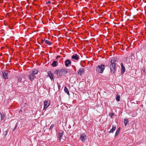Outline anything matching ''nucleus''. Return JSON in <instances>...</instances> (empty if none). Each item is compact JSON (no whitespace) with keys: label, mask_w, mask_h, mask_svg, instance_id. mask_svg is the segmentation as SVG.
<instances>
[{"label":"nucleus","mask_w":146,"mask_h":146,"mask_svg":"<svg viewBox=\"0 0 146 146\" xmlns=\"http://www.w3.org/2000/svg\"><path fill=\"white\" fill-rule=\"evenodd\" d=\"M116 126L112 125V128L111 129L110 131L109 132V133H113V131L115 130L116 129Z\"/></svg>","instance_id":"4468645a"},{"label":"nucleus","mask_w":146,"mask_h":146,"mask_svg":"<svg viewBox=\"0 0 146 146\" xmlns=\"http://www.w3.org/2000/svg\"><path fill=\"white\" fill-rule=\"evenodd\" d=\"M67 72L66 69H62L56 70L54 71V73L56 74L58 76H61L66 74Z\"/></svg>","instance_id":"f257e3e1"},{"label":"nucleus","mask_w":146,"mask_h":146,"mask_svg":"<svg viewBox=\"0 0 146 146\" xmlns=\"http://www.w3.org/2000/svg\"><path fill=\"white\" fill-rule=\"evenodd\" d=\"M63 131L62 130L59 131L58 133V138L60 140V141L61 138L63 135Z\"/></svg>","instance_id":"6e6552de"},{"label":"nucleus","mask_w":146,"mask_h":146,"mask_svg":"<svg viewBox=\"0 0 146 146\" xmlns=\"http://www.w3.org/2000/svg\"><path fill=\"white\" fill-rule=\"evenodd\" d=\"M64 90L65 92L68 95H70L69 90H68V88H66V87H64Z\"/></svg>","instance_id":"f3484780"},{"label":"nucleus","mask_w":146,"mask_h":146,"mask_svg":"<svg viewBox=\"0 0 146 146\" xmlns=\"http://www.w3.org/2000/svg\"><path fill=\"white\" fill-rule=\"evenodd\" d=\"M72 59H74L75 60H78V55L77 54H76L74 55H73L72 56Z\"/></svg>","instance_id":"ddd939ff"},{"label":"nucleus","mask_w":146,"mask_h":146,"mask_svg":"<svg viewBox=\"0 0 146 146\" xmlns=\"http://www.w3.org/2000/svg\"><path fill=\"white\" fill-rule=\"evenodd\" d=\"M54 124H52L50 127V129H52L54 127Z\"/></svg>","instance_id":"b1692460"},{"label":"nucleus","mask_w":146,"mask_h":146,"mask_svg":"<svg viewBox=\"0 0 146 146\" xmlns=\"http://www.w3.org/2000/svg\"><path fill=\"white\" fill-rule=\"evenodd\" d=\"M113 115H114V114H113V113H110L109 115V116L111 118H112V117L113 116Z\"/></svg>","instance_id":"5701e85b"},{"label":"nucleus","mask_w":146,"mask_h":146,"mask_svg":"<svg viewBox=\"0 0 146 146\" xmlns=\"http://www.w3.org/2000/svg\"><path fill=\"white\" fill-rule=\"evenodd\" d=\"M38 73V71L36 69H34L32 71V73H31L32 74H33L34 75H35V74H37Z\"/></svg>","instance_id":"dca6fc26"},{"label":"nucleus","mask_w":146,"mask_h":146,"mask_svg":"<svg viewBox=\"0 0 146 146\" xmlns=\"http://www.w3.org/2000/svg\"><path fill=\"white\" fill-rule=\"evenodd\" d=\"M29 78L31 81H33L36 77L35 75H34L31 73V74L29 76Z\"/></svg>","instance_id":"1a4fd4ad"},{"label":"nucleus","mask_w":146,"mask_h":146,"mask_svg":"<svg viewBox=\"0 0 146 146\" xmlns=\"http://www.w3.org/2000/svg\"><path fill=\"white\" fill-rule=\"evenodd\" d=\"M16 128V127H15V129H14L13 130V131L15 130V129Z\"/></svg>","instance_id":"cd10ccee"},{"label":"nucleus","mask_w":146,"mask_h":146,"mask_svg":"<svg viewBox=\"0 0 146 146\" xmlns=\"http://www.w3.org/2000/svg\"><path fill=\"white\" fill-rule=\"evenodd\" d=\"M50 101L48 100H45L44 102V110L46 109L49 106Z\"/></svg>","instance_id":"20e7f679"},{"label":"nucleus","mask_w":146,"mask_h":146,"mask_svg":"<svg viewBox=\"0 0 146 146\" xmlns=\"http://www.w3.org/2000/svg\"><path fill=\"white\" fill-rule=\"evenodd\" d=\"M44 41H45V43L46 44L48 45H50L51 44V42L50 41L45 39L44 40Z\"/></svg>","instance_id":"6ab92c4d"},{"label":"nucleus","mask_w":146,"mask_h":146,"mask_svg":"<svg viewBox=\"0 0 146 146\" xmlns=\"http://www.w3.org/2000/svg\"><path fill=\"white\" fill-rule=\"evenodd\" d=\"M110 68L111 73L114 74L115 73V64L111 63L110 65Z\"/></svg>","instance_id":"7ed1b4c3"},{"label":"nucleus","mask_w":146,"mask_h":146,"mask_svg":"<svg viewBox=\"0 0 146 146\" xmlns=\"http://www.w3.org/2000/svg\"><path fill=\"white\" fill-rule=\"evenodd\" d=\"M105 68V65L103 64L99 65L96 67V71L98 73H102Z\"/></svg>","instance_id":"f03ea898"},{"label":"nucleus","mask_w":146,"mask_h":146,"mask_svg":"<svg viewBox=\"0 0 146 146\" xmlns=\"http://www.w3.org/2000/svg\"><path fill=\"white\" fill-rule=\"evenodd\" d=\"M71 61L69 59H67L65 62V65L66 66H68L71 63Z\"/></svg>","instance_id":"9d476101"},{"label":"nucleus","mask_w":146,"mask_h":146,"mask_svg":"<svg viewBox=\"0 0 146 146\" xmlns=\"http://www.w3.org/2000/svg\"><path fill=\"white\" fill-rule=\"evenodd\" d=\"M61 88V86L60 85H59L58 86V88L59 90H60Z\"/></svg>","instance_id":"a878e982"},{"label":"nucleus","mask_w":146,"mask_h":146,"mask_svg":"<svg viewBox=\"0 0 146 146\" xmlns=\"http://www.w3.org/2000/svg\"><path fill=\"white\" fill-rule=\"evenodd\" d=\"M117 60V58H112L110 60V61L111 63L115 64V62H116Z\"/></svg>","instance_id":"2eb2a0df"},{"label":"nucleus","mask_w":146,"mask_h":146,"mask_svg":"<svg viewBox=\"0 0 146 146\" xmlns=\"http://www.w3.org/2000/svg\"><path fill=\"white\" fill-rule=\"evenodd\" d=\"M57 62L56 61H53V63L52 64V65L54 67H56L57 66V65L56 64V63H57Z\"/></svg>","instance_id":"aec40b11"},{"label":"nucleus","mask_w":146,"mask_h":146,"mask_svg":"<svg viewBox=\"0 0 146 146\" xmlns=\"http://www.w3.org/2000/svg\"><path fill=\"white\" fill-rule=\"evenodd\" d=\"M51 3V2L50 1H48V2H47V3L48 4V3Z\"/></svg>","instance_id":"bb28decb"},{"label":"nucleus","mask_w":146,"mask_h":146,"mask_svg":"<svg viewBox=\"0 0 146 146\" xmlns=\"http://www.w3.org/2000/svg\"><path fill=\"white\" fill-rule=\"evenodd\" d=\"M120 96L119 95L117 94L116 97V100L117 101H119L120 100Z\"/></svg>","instance_id":"4be33fe9"},{"label":"nucleus","mask_w":146,"mask_h":146,"mask_svg":"<svg viewBox=\"0 0 146 146\" xmlns=\"http://www.w3.org/2000/svg\"><path fill=\"white\" fill-rule=\"evenodd\" d=\"M120 127L118 128V129L117 130V131L115 133V137H116L118 135V134H119V131L120 130Z\"/></svg>","instance_id":"a211bd4d"},{"label":"nucleus","mask_w":146,"mask_h":146,"mask_svg":"<svg viewBox=\"0 0 146 146\" xmlns=\"http://www.w3.org/2000/svg\"><path fill=\"white\" fill-rule=\"evenodd\" d=\"M121 74H123L125 72V67L122 63H121Z\"/></svg>","instance_id":"9b49d317"},{"label":"nucleus","mask_w":146,"mask_h":146,"mask_svg":"<svg viewBox=\"0 0 146 146\" xmlns=\"http://www.w3.org/2000/svg\"><path fill=\"white\" fill-rule=\"evenodd\" d=\"M84 71L83 68H81L79 69V70L78 72V75L81 76L82 74H84Z\"/></svg>","instance_id":"0eeeda50"},{"label":"nucleus","mask_w":146,"mask_h":146,"mask_svg":"<svg viewBox=\"0 0 146 146\" xmlns=\"http://www.w3.org/2000/svg\"><path fill=\"white\" fill-rule=\"evenodd\" d=\"M18 81L19 82H21V78H19L18 79Z\"/></svg>","instance_id":"393cba45"},{"label":"nucleus","mask_w":146,"mask_h":146,"mask_svg":"<svg viewBox=\"0 0 146 146\" xmlns=\"http://www.w3.org/2000/svg\"><path fill=\"white\" fill-rule=\"evenodd\" d=\"M124 120L125 125V126H126L128 122V120L127 119H125Z\"/></svg>","instance_id":"412c9836"},{"label":"nucleus","mask_w":146,"mask_h":146,"mask_svg":"<svg viewBox=\"0 0 146 146\" xmlns=\"http://www.w3.org/2000/svg\"><path fill=\"white\" fill-rule=\"evenodd\" d=\"M80 139L82 141H84L86 139V135L84 134L81 135L80 136Z\"/></svg>","instance_id":"423d86ee"},{"label":"nucleus","mask_w":146,"mask_h":146,"mask_svg":"<svg viewBox=\"0 0 146 146\" xmlns=\"http://www.w3.org/2000/svg\"><path fill=\"white\" fill-rule=\"evenodd\" d=\"M48 76L49 77L51 80L54 78V75L51 72L49 71L48 73Z\"/></svg>","instance_id":"f8f14e48"},{"label":"nucleus","mask_w":146,"mask_h":146,"mask_svg":"<svg viewBox=\"0 0 146 146\" xmlns=\"http://www.w3.org/2000/svg\"><path fill=\"white\" fill-rule=\"evenodd\" d=\"M2 74L3 77L5 79H7L8 78V72L7 70L3 71H2Z\"/></svg>","instance_id":"39448f33"}]
</instances>
